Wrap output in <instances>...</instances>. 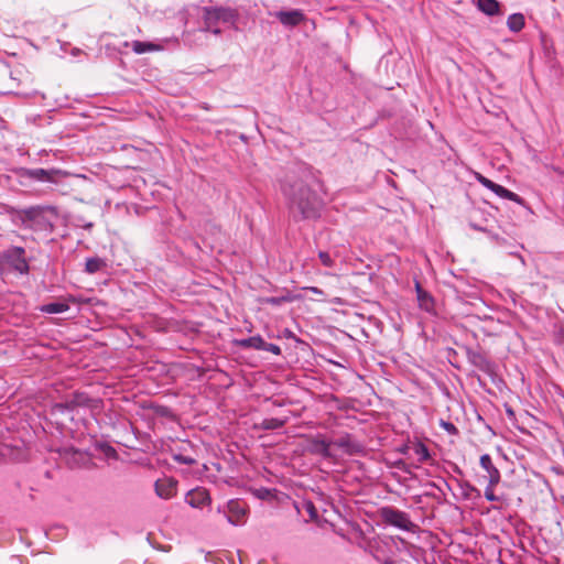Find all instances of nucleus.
I'll list each match as a JSON object with an SVG mask.
<instances>
[{
	"label": "nucleus",
	"mask_w": 564,
	"mask_h": 564,
	"mask_svg": "<svg viewBox=\"0 0 564 564\" xmlns=\"http://www.w3.org/2000/svg\"><path fill=\"white\" fill-rule=\"evenodd\" d=\"M440 426L451 435L458 434V429L452 422L441 420Z\"/></svg>",
	"instance_id": "c85d7f7f"
},
{
	"label": "nucleus",
	"mask_w": 564,
	"mask_h": 564,
	"mask_svg": "<svg viewBox=\"0 0 564 564\" xmlns=\"http://www.w3.org/2000/svg\"><path fill=\"white\" fill-rule=\"evenodd\" d=\"M172 458L178 464H184L188 466L196 464V458L185 454L184 452H173Z\"/></svg>",
	"instance_id": "5701e85b"
},
{
	"label": "nucleus",
	"mask_w": 564,
	"mask_h": 564,
	"mask_svg": "<svg viewBox=\"0 0 564 564\" xmlns=\"http://www.w3.org/2000/svg\"><path fill=\"white\" fill-rule=\"evenodd\" d=\"M69 310L66 302H52L42 306L41 311L47 314H59Z\"/></svg>",
	"instance_id": "4be33fe9"
},
{
	"label": "nucleus",
	"mask_w": 564,
	"mask_h": 564,
	"mask_svg": "<svg viewBox=\"0 0 564 564\" xmlns=\"http://www.w3.org/2000/svg\"><path fill=\"white\" fill-rule=\"evenodd\" d=\"M286 336L288 337H291L292 336V333L290 330H286Z\"/></svg>",
	"instance_id": "58836bf2"
},
{
	"label": "nucleus",
	"mask_w": 564,
	"mask_h": 564,
	"mask_svg": "<svg viewBox=\"0 0 564 564\" xmlns=\"http://www.w3.org/2000/svg\"><path fill=\"white\" fill-rule=\"evenodd\" d=\"M415 290L420 307L426 312H430L434 304L432 296L423 290L419 282L415 283Z\"/></svg>",
	"instance_id": "f3484780"
},
{
	"label": "nucleus",
	"mask_w": 564,
	"mask_h": 564,
	"mask_svg": "<svg viewBox=\"0 0 564 564\" xmlns=\"http://www.w3.org/2000/svg\"><path fill=\"white\" fill-rule=\"evenodd\" d=\"M414 451H415V454L419 456L420 462H425V460L430 459V457H431L429 448L422 443H419L415 446Z\"/></svg>",
	"instance_id": "393cba45"
},
{
	"label": "nucleus",
	"mask_w": 564,
	"mask_h": 564,
	"mask_svg": "<svg viewBox=\"0 0 564 564\" xmlns=\"http://www.w3.org/2000/svg\"><path fill=\"white\" fill-rule=\"evenodd\" d=\"M477 9L488 17L501 13L500 3L497 0H474Z\"/></svg>",
	"instance_id": "4468645a"
},
{
	"label": "nucleus",
	"mask_w": 564,
	"mask_h": 564,
	"mask_svg": "<svg viewBox=\"0 0 564 564\" xmlns=\"http://www.w3.org/2000/svg\"><path fill=\"white\" fill-rule=\"evenodd\" d=\"M475 177L479 184H481L484 187H486L488 189H492V187L495 186V182L487 178L486 176H484L480 173H476Z\"/></svg>",
	"instance_id": "c756f323"
},
{
	"label": "nucleus",
	"mask_w": 564,
	"mask_h": 564,
	"mask_svg": "<svg viewBox=\"0 0 564 564\" xmlns=\"http://www.w3.org/2000/svg\"><path fill=\"white\" fill-rule=\"evenodd\" d=\"M525 24L524 15L522 13H512L507 19V26L511 32H520Z\"/></svg>",
	"instance_id": "aec40b11"
},
{
	"label": "nucleus",
	"mask_w": 564,
	"mask_h": 564,
	"mask_svg": "<svg viewBox=\"0 0 564 564\" xmlns=\"http://www.w3.org/2000/svg\"><path fill=\"white\" fill-rule=\"evenodd\" d=\"M470 226H471L474 229H476V230H482V228H481V227H478V226H476V225H474V224H470Z\"/></svg>",
	"instance_id": "4c0bfd02"
},
{
	"label": "nucleus",
	"mask_w": 564,
	"mask_h": 564,
	"mask_svg": "<svg viewBox=\"0 0 564 564\" xmlns=\"http://www.w3.org/2000/svg\"><path fill=\"white\" fill-rule=\"evenodd\" d=\"M236 345L245 349H257L261 350L263 346V338L260 335L251 336L248 338H241L236 340Z\"/></svg>",
	"instance_id": "6ab92c4d"
},
{
	"label": "nucleus",
	"mask_w": 564,
	"mask_h": 564,
	"mask_svg": "<svg viewBox=\"0 0 564 564\" xmlns=\"http://www.w3.org/2000/svg\"><path fill=\"white\" fill-rule=\"evenodd\" d=\"M280 189L288 200L290 212L302 219H315L319 216L321 200L317 195L296 175L286 174L280 183Z\"/></svg>",
	"instance_id": "f257e3e1"
},
{
	"label": "nucleus",
	"mask_w": 564,
	"mask_h": 564,
	"mask_svg": "<svg viewBox=\"0 0 564 564\" xmlns=\"http://www.w3.org/2000/svg\"><path fill=\"white\" fill-rule=\"evenodd\" d=\"M506 412H507L509 417H513L514 416V412H513V410L511 408H507Z\"/></svg>",
	"instance_id": "f704fd0d"
},
{
	"label": "nucleus",
	"mask_w": 564,
	"mask_h": 564,
	"mask_svg": "<svg viewBox=\"0 0 564 564\" xmlns=\"http://www.w3.org/2000/svg\"><path fill=\"white\" fill-rule=\"evenodd\" d=\"M383 564H393V561L390 560V558H387V560L383 561Z\"/></svg>",
	"instance_id": "e433bc0d"
},
{
	"label": "nucleus",
	"mask_w": 564,
	"mask_h": 564,
	"mask_svg": "<svg viewBox=\"0 0 564 564\" xmlns=\"http://www.w3.org/2000/svg\"><path fill=\"white\" fill-rule=\"evenodd\" d=\"M318 258L322 262V264L326 268H333L335 265V261L330 257V254L326 251H319Z\"/></svg>",
	"instance_id": "cd10ccee"
},
{
	"label": "nucleus",
	"mask_w": 564,
	"mask_h": 564,
	"mask_svg": "<svg viewBox=\"0 0 564 564\" xmlns=\"http://www.w3.org/2000/svg\"><path fill=\"white\" fill-rule=\"evenodd\" d=\"M155 494L162 499H171L176 495L177 481L173 478H161L154 484Z\"/></svg>",
	"instance_id": "9b49d317"
},
{
	"label": "nucleus",
	"mask_w": 564,
	"mask_h": 564,
	"mask_svg": "<svg viewBox=\"0 0 564 564\" xmlns=\"http://www.w3.org/2000/svg\"><path fill=\"white\" fill-rule=\"evenodd\" d=\"M130 45L129 42H124V46L128 47ZM131 48L135 54H144L148 52H158L162 51L163 46L152 43V42H142V41H133L131 42Z\"/></svg>",
	"instance_id": "2eb2a0df"
},
{
	"label": "nucleus",
	"mask_w": 564,
	"mask_h": 564,
	"mask_svg": "<svg viewBox=\"0 0 564 564\" xmlns=\"http://www.w3.org/2000/svg\"><path fill=\"white\" fill-rule=\"evenodd\" d=\"M308 291H311L312 293L314 294H318V295H322L323 294V291L316 286H310L307 288Z\"/></svg>",
	"instance_id": "72a5a7b5"
},
{
	"label": "nucleus",
	"mask_w": 564,
	"mask_h": 564,
	"mask_svg": "<svg viewBox=\"0 0 564 564\" xmlns=\"http://www.w3.org/2000/svg\"><path fill=\"white\" fill-rule=\"evenodd\" d=\"M562 337H563V340H564V329L562 330Z\"/></svg>",
	"instance_id": "ea45409f"
},
{
	"label": "nucleus",
	"mask_w": 564,
	"mask_h": 564,
	"mask_svg": "<svg viewBox=\"0 0 564 564\" xmlns=\"http://www.w3.org/2000/svg\"><path fill=\"white\" fill-rule=\"evenodd\" d=\"M285 28L292 29L305 21V14L300 9L280 10L270 13Z\"/></svg>",
	"instance_id": "0eeeda50"
},
{
	"label": "nucleus",
	"mask_w": 564,
	"mask_h": 564,
	"mask_svg": "<svg viewBox=\"0 0 564 564\" xmlns=\"http://www.w3.org/2000/svg\"><path fill=\"white\" fill-rule=\"evenodd\" d=\"M239 14L237 10L231 8H223V7H208L204 8V25L197 29L194 34L202 35L205 32H210L215 35H220L223 30L220 25H225L227 28L237 29V21Z\"/></svg>",
	"instance_id": "f03ea898"
},
{
	"label": "nucleus",
	"mask_w": 564,
	"mask_h": 564,
	"mask_svg": "<svg viewBox=\"0 0 564 564\" xmlns=\"http://www.w3.org/2000/svg\"><path fill=\"white\" fill-rule=\"evenodd\" d=\"M285 301H288V297H285V296H270V297L264 299V303L271 304L274 306L281 305Z\"/></svg>",
	"instance_id": "2f4dec72"
},
{
	"label": "nucleus",
	"mask_w": 564,
	"mask_h": 564,
	"mask_svg": "<svg viewBox=\"0 0 564 564\" xmlns=\"http://www.w3.org/2000/svg\"><path fill=\"white\" fill-rule=\"evenodd\" d=\"M289 422V417H270L262 420L261 423L257 425L258 429L264 430V431H272V430H279L283 427Z\"/></svg>",
	"instance_id": "dca6fc26"
},
{
	"label": "nucleus",
	"mask_w": 564,
	"mask_h": 564,
	"mask_svg": "<svg viewBox=\"0 0 564 564\" xmlns=\"http://www.w3.org/2000/svg\"><path fill=\"white\" fill-rule=\"evenodd\" d=\"M496 486L497 485H491L490 481H488V485L485 488V498L488 501H491V502L500 501V498L495 494V490H494Z\"/></svg>",
	"instance_id": "bb28decb"
},
{
	"label": "nucleus",
	"mask_w": 564,
	"mask_h": 564,
	"mask_svg": "<svg viewBox=\"0 0 564 564\" xmlns=\"http://www.w3.org/2000/svg\"><path fill=\"white\" fill-rule=\"evenodd\" d=\"M44 213H51L54 216L58 215L57 207L52 205H36V206H30L26 208H23L20 210V216L22 221L25 224L26 221L32 223V225H29L30 228H33L35 226L44 227L46 225H50L52 227V224L48 223L44 218Z\"/></svg>",
	"instance_id": "39448f33"
},
{
	"label": "nucleus",
	"mask_w": 564,
	"mask_h": 564,
	"mask_svg": "<svg viewBox=\"0 0 564 564\" xmlns=\"http://www.w3.org/2000/svg\"><path fill=\"white\" fill-rule=\"evenodd\" d=\"M332 441H327L324 435L317 434L310 441L308 449L312 454L319 455L324 458H333Z\"/></svg>",
	"instance_id": "1a4fd4ad"
},
{
	"label": "nucleus",
	"mask_w": 564,
	"mask_h": 564,
	"mask_svg": "<svg viewBox=\"0 0 564 564\" xmlns=\"http://www.w3.org/2000/svg\"><path fill=\"white\" fill-rule=\"evenodd\" d=\"M21 175L23 177L43 182V183H57L58 176L64 175L61 170H45V169H23Z\"/></svg>",
	"instance_id": "423d86ee"
},
{
	"label": "nucleus",
	"mask_w": 564,
	"mask_h": 564,
	"mask_svg": "<svg viewBox=\"0 0 564 564\" xmlns=\"http://www.w3.org/2000/svg\"><path fill=\"white\" fill-rule=\"evenodd\" d=\"M106 261L99 257L88 258L85 263V272L97 273L106 268Z\"/></svg>",
	"instance_id": "412c9836"
},
{
	"label": "nucleus",
	"mask_w": 564,
	"mask_h": 564,
	"mask_svg": "<svg viewBox=\"0 0 564 564\" xmlns=\"http://www.w3.org/2000/svg\"><path fill=\"white\" fill-rule=\"evenodd\" d=\"M381 520L391 527L403 531L413 532L416 525L411 521L410 516L394 507H382L379 510Z\"/></svg>",
	"instance_id": "20e7f679"
},
{
	"label": "nucleus",
	"mask_w": 564,
	"mask_h": 564,
	"mask_svg": "<svg viewBox=\"0 0 564 564\" xmlns=\"http://www.w3.org/2000/svg\"><path fill=\"white\" fill-rule=\"evenodd\" d=\"M261 350L272 352L276 356L281 355V348L278 345L272 344V343H267L264 340H263V346H262Z\"/></svg>",
	"instance_id": "7c9ffc66"
},
{
	"label": "nucleus",
	"mask_w": 564,
	"mask_h": 564,
	"mask_svg": "<svg viewBox=\"0 0 564 564\" xmlns=\"http://www.w3.org/2000/svg\"><path fill=\"white\" fill-rule=\"evenodd\" d=\"M183 41H184V42H185V44H187V45H192V44H193V43H192V40H191V33H189V32H187V33H185V34H184V36H183Z\"/></svg>",
	"instance_id": "473e14b6"
},
{
	"label": "nucleus",
	"mask_w": 564,
	"mask_h": 564,
	"mask_svg": "<svg viewBox=\"0 0 564 564\" xmlns=\"http://www.w3.org/2000/svg\"><path fill=\"white\" fill-rule=\"evenodd\" d=\"M490 191L494 192L497 196H499L501 198L518 203L520 205L523 204V199L518 194L509 191L508 188L503 187L502 185L495 183V186Z\"/></svg>",
	"instance_id": "a211bd4d"
},
{
	"label": "nucleus",
	"mask_w": 564,
	"mask_h": 564,
	"mask_svg": "<svg viewBox=\"0 0 564 564\" xmlns=\"http://www.w3.org/2000/svg\"><path fill=\"white\" fill-rule=\"evenodd\" d=\"M228 512L226 514L229 523L239 525L246 517V508L239 500H230L227 505Z\"/></svg>",
	"instance_id": "ddd939ff"
},
{
	"label": "nucleus",
	"mask_w": 564,
	"mask_h": 564,
	"mask_svg": "<svg viewBox=\"0 0 564 564\" xmlns=\"http://www.w3.org/2000/svg\"><path fill=\"white\" fill-rule=\"evenodd\" d=\"M454 471L457 473L458 475L463 474L462 469L457 465L454 466Z\"/></svg>",
	"instance_id": "c9c22d12"
},
{
	"label": "nucleus",
	"mask_w": 564,
	"mask_h": 564,
	"mask_svg": "<svg viewBox=\"0 0 564 564\" xmlns=\"http://www.w3.org/2000/svg\"><path fill=\"white\" fill-rule=\"evenodd\" d=\"M30 261L31 258L26 257V251L23 247L10 246L0 252V262L20 275H28L30 273Z\"/></svg>",
	"instance_id": "7ed1b4c3"
},
{
	"label": "nucleus",
	"mask_w": 564,
	"mask_h": 564,
	"mask_svg": "<svg viewBox=\"0 0 564 564\" xmlns=\"http://www.w3.org/2000/svg\"><path fill=\"white\" fill-rule=\"evenodd\" d=\"M332 445L340 448L345 454L350 456L361 454L365 451V446L348 433L332 441Z\"/></svg>",
	"instance_id": "6e6552de"
},
{
	"label": "nucleus",
	"mask_w": 564,
	"mask_h": 564,
	"mask_svg": "<svg viewBox=\"0 0 564 564\" xmlns=\"http://www.w3.org/2000/svg\"><path fill=\"white\" fill-rule=\"evenodd\" d=\"M185 501L193 508L202 509L210 503V496L207 489L197 487L186 494Z\"/></svg>",
	"instance_id": "9d476101"
},
{
	"label": "nucleus",
	"mask_w": 564,
	"mask_h": 564,
	"mask_svg": "<svg viewBox=\"0 0 564 564\" xmlns=\"http://www.w3.org/2000/svg\"><path fill=\"white\" fill-rule=\"evenodd\" d=\"M302 509L308 513L310 519L315 520L318 518V511L312 501H303Z\"/></svg>",
	"instance_id": "a878e982"
},
{
	"label": "nucleus",
	"mask_w": 564,
	"mask_h": 564,
	"mask_svg": "<svg viewBox=\"0 0 564 564\" xmlns=\"http://www.w3.org/2000/svg\"><path fill=\"white\" fill-rule=\"evenodd\" d=\"M458 485L465 498H469L471 492L480 495L479 490L468 481H458Z\"/></svg>",
	"instance_id": "b1692460"
},
{
	"label": "nucleus",
	"mask_w": 564,
	"mask_h": 564,
	"mask_svg": "<svg viewBox=\"0 0 564 564\" xmlns=\"http://www.w3.org/2000/svg\"><path fill=\"white\" fill-rule=\"evenodd\" d=\"M479 464L480 467L487 473L485 478H487L491 485H498L501 480V475L499 469L492 463L491 456L489 454L481 455Z\"/></svg>",
	"instance_id": "f8f14e48"
}]
</instances>
